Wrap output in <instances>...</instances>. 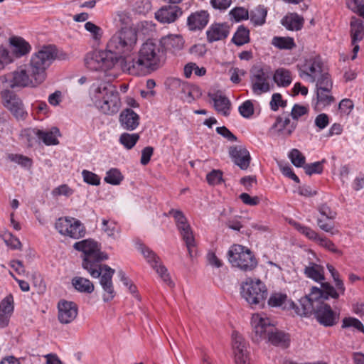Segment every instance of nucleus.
Listing matches in <instances>:
<instances>
[{
    "instance_id": "20e7f679",
    "label": "nucleus",
    "mask_w": 364,
    "mask_h": 364,
    "mask_svg": "<svg viewBox=\"0 0 364 364\" xmlns=\"http://www.w3.org/2000/svg\"><path fill=\"white\" fill-rule=\"evenodd\" d=\"M252 341L259 343L267 340L273 346L287 348L290 343L289 334L277 329L271 319L259 314H255L251 318Z\"/></svg>"
},
{
    "instance_id": "6e6552de",
    "label": "nucleus",
    "mask_w": 364,
    "mask_h": 364,
    "mask_svg": "<svg viewBox=\"0 0 364 364\" xmlns=\"http://www.w3.org/2000/svg\"><path fill=\"white\" fill-rule=\"evenodd\" d=\"M240 294L250 305L263 306L267 296V289L260 279L247 278L241 284Z\"/></svg>"
},
{
    "instance_id": "5fc2aeb1",
    "label": "nucleus",
    "mask_w": 364,
    "mask_h": 364,
    "mask_svg": "<svg viewBox=\"0 0 364 364\" xmlns=\"http://www.w3.org/2000/svg\"><path fill=\"white\" fill-rule=\"evenodd\" d=\"M9 158L11 161L21 165L24 168H30L32 161L30 158L20 154H10Z\"/></svg>"
},
{
    "instance_id": "1a4fd4ad",
    "label": "nucleus",
    "mask_w": 364,
    "mask_h": 364,
    "mask_svg": "<svg viewBox=\"0 0 364 364\" xmlns=\"http://www.w3.org/2000/svg\"><path fill=\"white\" fill-rule=\"evenodd\" d=\"M229 262L232 267L244 272L253 270L257 265V261L251 250L240 245H233L228 252Z\"/></svg>"
},
{
    "instance_id": "412c9836",
    "label": "nucleus",
    "mask_w": 364,
    "mask_h": 364,
    "mask_svg": "<svg viewBox=\"0 0 364 364\" xmlns=\"http://www.w3.org/2000/svg\"><path fill=\"white\" fill-rule=\"evenodd\" d=\"M208 97L213 101L214 107L218 112L225 117L230 114V101L221 91L209 92Z\"/></svg>"
},
{
    "instance_id": "4be33fe9",
    "label": "nucleus",
    "mask_w": 364,
    "mask_h": 364,
    "mask_svg": "<svg viewBox=\"0 0 364 364\" xmlns=\"http://www.w3.org/2000/svg\"><path fill=\"white\" fill-rule=\"evenodd\" d=\"M181 14V9L172 5L160 9L156 12L155 17L161 23H170L174 22Z\"/></svg>"
},
{
    "instance_id": "0e129e2a",
    "label": "nucleus",
    "mask_w": 364,
    "mask_h": 364,
    "mask_svg": "<svg viewBox=\"0 0 364 364\" xmlns=\"http://www.w3.org/2000/svg\"><path fill=\"white\" fill-rule=\"evenodd\" d=\"M318 210L321 215L326 219L333 220L336 218V213L331 210L326 204L321 205Z\"/></svg>"
},
{
    "instance_id": "37998d69",
    "label": "nucleus",
    "mask_w": 364,
    "mask_h": 364,
    "mask_svg": "<svg viewBox=\"0 0 364 364\" xmlns=\"http://www.w3.org/2000/svg\"><path fill=\"white\" fill-rule=\"evenodd\" d=\"M316 90L323 89L326 90H332L333 82L328 73H323L321 75H318L316 79Z\"/></svg>"
},
{
    "instance_id": "680f3d73",
    "label": "nucleus",
    "mask_w": 364,
    "mask_h": 364,
    "mask_svg": "<svg viewBox=\"0 0 364 364\" xmlns=\"http://www.w3.org/2000/svg\"><path fill=\"white\" fill-rule=\"evenodd\" d=\"M85 28L89 31L92 35L93 38L96 40L100 39L102 35L101 28L90 21L85 23Z\"/></svg>"
},
{
    "instance_id": "c9c22d12",
    "label": "nucleus",
    "mask_w": 364,
    "mask_h": 364,
    "mask_svg": "<svg viewBox=\"0 0 364 364\" xmlns=\"http://www.w3.org/2000/svg\"><path fill=\"white\" fill-rule=\"evenodd\" d=\"M282 23L288 30L299 31L303 26L304 18L297 14H290L282 18Z\"/></svg>"
},
{
    "instance_id": "f257e3e1",
    "label": "nucleus",
    "mask_w": 364,
    "mask_h": 364,
    "mask_svg": "<svg viewBox=\"0 0 364 364\" xmlns=\"http://www.w3.org/2000/svg\"><path fill=\"white\" fill-rule=\"evenodd\" d=\"M73 247L83 253L82 267L92 277H100V283L104 291V301H111L115 296L112 281L114 269L106 264H100L108 259V255L100 251V245L92 239L77 242L73 245Z\"/></svg>"
},
{
    "instance_id": "f8f14e48",
    "label": "nucleus",
    "mask_w": 364,
    "mask_h": 364,
    "mask_svg": "<svg viewBox=\"0 0 364 364\" xmlns=\"http://www.w3.org/2000/svg\"><path fill=\"white\" fill-rule=\"evenodd\" d=\"M55 228L63 236L78 240L85 235L84 225L77 219L72 217H61L57 220Z\"/></svg>"
},
{
    "instance_id": "c756f323",
    "label": "nucleus",
    "mask_w": 364,
    "mask_h": 364,
    "mask_svg": "<svg viewBox=\"0 0 364 364\" xmlns=\"http://www.w3.org/2000/svg\"><path fill=\"white\" fill-rule=\"evenodd\" d=\"M201 95V90L198 86L188 82L186 83L181 92L178 94L180 98L188 103H191L199 98Z\"/></svg>"
},
{
    "instance_id": "39448f33",
    "label": "nucleus",
    "mask_w": 364,
    "mask_h": 364,
    "mask_svg": "<svg viewBox=\"0 0 364 364\" xmlns=\"http://www.w3.org/2000/svg\"><path fill=\"white\" fill-rule=\"evenodd\" d=\"M90 95L95 105L105 114H114L120 108L119 93L115 87L108 82H94L90 88Z\"/></svg>"
},
{
    "instance_id": "13d9d810",
    "label": "nucleus",
    "mask_w": 364,
    "mask_h": 364,
    "mask_svg": "<svg viewBox=\"0 0 364 364\" xmlns=\"http://www.w3.org/2000/svg\"><path fill=\"white\" fill-rule=\"evenodd\" d=\"M238 109L240 114L245 118H250L254 114V106L250 100L245 101Z\"/></svg>"
},
{
    "instance_id": "774afa93",
    "label": "nucleus",
    "mask_w": 364,
    "mask_h": 364,
    "mask_svg": "<svg viewBox=\"0 0 364 364\" xmlns=\"http://www.w3.org/2000/svg\"><path fill=\"white\" fill-rule=\"evenodd\" d=\"M240 199L242 201L245 205H248L250 206H255L259 204V198L257 196L252 197L248 193H242L239 196Z\"/></svg>"
},
{
    "instance_id": "cd10ccee",
    "label": "nucleus",
    "mask_w": 364,
    "mask_h": 364,
    "mask_svg": "<svg viewBox=\"0 0 364 364\" xmlns=\"http://www.w3.org/2000/svg\"><path fill=\"white\" fill-rule=\"evenodd\" d=\"M232 343L235 360L248 358L247 343L237 332L232 334Z\"/></svg>"
},
{
    "instance_id": "7ed1b4c3",
    "label": "nucleus",
    "mask_w": 364,
    "mask_h": 364,
    "mask_svg": "<svg viewBox=\"0 0 364 364\" xmlns=\"http://www.w3.org/2000/svg\"><path fill=\"white\" fill-rule=\"evenodd\" d=\"M56 56L54 46H43L32 55L28 65L21 66L13 73L10 87L15 88L40 85L46 80V70Z\"/></svg>"
},
{
    "instance_id": "052dcab7",
    "label": "nucleus",
    "mask_w": 364,
    "mask_h": 364,
    "mask_svg": "<svg viewBox=\"0 0 364 364\" xmlns=\"http://www.w3.org/2000/svg\"><path fill=\"white\" fill-rule=\"evenodd\" d=\"M343 328L353 327L355 329L364 332V326L363 323L355 318H346L343 320Z\"/></svg>"
},
{
    "instance_id": "f03ea898",
    "label": "nucleus",
    "mask_w": 364,
    "mask_h": 364,
    "mask_svg": "<svg viewBox=\"0 0 364 364\" xmlns=\"http://www.w3.org/2000/svg\"><path fill=\"white\" fill-rule=\"evenodd\" d=\"M321 288L313 287L309 294L299 300L296 314L304 316L314 314L320 324L326 327L333 326L338 323L339 316L324 301L329 297L338 299L339 293L329 283H322Z\"/></svg>"
},
{
    "instance_id": "9d476101",
    "label": "nucleus",
    "mask_w": 364,
    "mask_h": 364,
    "mask_svg": "<svg viewBox=\"0 0 364 364\" xmlns=\"http://www.w3.org/2000/svg\"><path fill=\"white\" fill-rule=\"evenodd\" d=\"M272 72L268 67L255 66L250 71V82L253 93L260 95L270 91L272 86Z\"/></svg>"
},
{
    "instance_id": "f3484780",
    "label": "nucleus",
    "mask_w": 364,
    "mask_h": 364,
    "mask_svg": "<svg viewBox=\"0 0 364 364\" xmlns=\"http://www.w3.org/2000/svg\"><path fill=\"white\" fill-rule=\"evenodd\" d=\"M58 318L60 323L63 324L71 323L77 316V306L73 301H60L58 303Z\"/></svg>"
},
{
    "instance_id": "a19ab883",
    "label": "nucleus",
    "mask_w": 364,
    "mask_h": 364,
    "mask_svg": "<svg viewBox=\"0 0 364 364\" xmlns=\"http://www.w3.org/2000/svg\"><path fill=\"white\" fill-rule=\"evenodd\" d=\"M326 267H327V269L328 270V272H330V274L333 279V282L335 283V286H336V287H334L335 289L336 290L337 292L339 293V295L344 294L346 288H345L343 280L341 279V278H340V274H339L338 272L331 264H328Z\"/></svg>"
},
{
    "instance_id": "e433bc0d",
    "label": "nucleus",
    "mask_w": 364,
    "mask_h": 364,
    "mask_svg": "<svg viewBox=\"0 0 364 364\" xmlns=\"http://www.w3.org/2000/svg\"><path fill=\"white\" fill-rule=\"evenodd\" d=\"M273 80L279 87H288L292 82L291 73L287 69L278 68L273 75Z\"/></svg>"
},
{
    "instance_id": "9b49d317",
    "label": "nucleus",
    "mask_w": 364,
    "mask_h": 364,
    "mask_svg": "<svg viewBox=\"0 0 364 364\" xmlns=\"http://www.w3.org/2000/svg\"><path fill=\"white\" fill-rule=\"evenodd\" d=\"M116 64V57L105 50H94L87 53L85 65L90 70H107Z\"/></svg>"
},
{
    "instance_id": "f704fd0d",
    "label": "nucleus",
    "mask_w": 364,
    "mask_h": 364,
    "mask_svg": "<svg viewBox=\"0 0 364 364\" xmlns=\"http://www.w3.org/2000/svg\"><path fill=\"white\" fill-rule=\"evenodd\" d=\"M71 284L76 291L84 294H91L94 291L93 283L87 278L75 277L72 279Z\"/></svg>"
},
{
    "instance_id": "864d4df0",
    "label": "nucleus",
    "mask_w": 364,
    "mask_h": 364,
    "mask_svg": "<svg viewBox=\"0 0 364 364\" xmlns=\"http://www.w3.org/2000/svg\"><path fill=\"white\" fill-rule=\"evenodd\" d=\"M230 14L236 21L247 20L249 18V11L243 7H236L232 9Z\"/></svg>"
},
{
    "instance_id": "4c0bfd02",
    "label": "nucleus",
    "mask_w": 364,
    "mask_h": 364,
    "mask_svg": "<svg viewBox=\"0 0 364 364\" xmlns=\"http://www.w3.org/2000/svg\"><path fill=\"white\" fill-rule=\"evenodd\" d=\"M102 230L108 237L113 239H117L119 236V227L112 220L103 218L102 220Z\"/></svg>"
},
{
    "instance_id": "338daca9",
    "label": "nucleus",
    "mask_w": 364,
    "mask_h": 364,
    "mask_svg": "<svg viewBox=\"0 0 364 364\" xmlns=\"http://www.w3.org/2000/svg\"><path fill=\"white\" fill-rule=\"evenodd\" d=\"M319 245L325 247L326 249L335 252L340 253V251L336 247L335 245L326 237H319L316 242Z\"/></svg>"
},
{
    "instance_id": "09e8293b",
    "label": "nucleus",
    "mask_w": 364,
    "mask_h": 364,
    "mask_svg": "<svg viewBox=\"0 0 364 364\" xmlns=\"http://www.w3.org/2000/svg\"><path fill=\"white\" fill-rule=\"evenodd\" d=\"M294 226H295V228L299 232H300L301 234L304 235L309 240L317 242L318 239L320 237L316 231H314L309 227L304 226V225H302L299 223H296L294 224Z\"/></svg>"
},
{
    "instance_id": "ea45409f",
    "label": "nucleus",
    "mask_w": 364,
    "mask_h": 364,
    "mask_svg": "<svg viewBox=\"0 0 364 364\" xmlns=\"http://www.w3.org/2000/svg\"><path fill=\"white\" fill-rule=\"evenodd\" d=\"M272 44L279 49L291 50L296 46L294 39L290 37H278L272 38Z\"/></svg>"
},
{
    "instance_id": "0eeeda50",
    "label": "nucleus",
    "mask_w": 364,
    "mask_h": 364,
    "mask_svg": "<svg viewBox=\"0 0 364 364\" xmlns=\"http://www.w3.org/2000/svg\"><path fill=\"white\" fill-rule=\"evenodd\" d=\"M164 59L165 54L159 42L148 40L141 45L137 59H133L132 68L139 70H154L161 65Z\"/></svg>"
},
{
    "instance_id": "b1692460",
    "label": "nucleus",
    "mask_w": 364,
    "mask_h": 364,
    "mask_svg": "<svg viewBox=\"0 0 364 364\" xmlns=\"http://www.w3.org/2000/svg\"><path fill=\"white\" fill-rule=\"evenodd\" d=\"M14 298L11 294L6 296L0 302V327L8 326L10 318L14 311Z\"/></svg>"
},
{
    "instance_id": "603ef678",
    "label": "nucleus",
    "mask_w": 364,
    "mask_h": 364,
    "mask_svg": "<svg viewBox=\"0 0 364 364\" xmlns=\"http://www.w3.org/2000/svg\"><path fill=\"white\" fill-rule=\"evenodd\" d=\"M82 176L83 181L90 185L98 186L100 183V178L92 171L83 170L82 171Z\"/></svg>"
},
{
    "instance_id": "473e14b6",
    "label": "nucleus",
    "mask_w": 364,
    "mask_h": 364,
    "mask_svg": "<svg viewBox=\"0 0 364 364\" xmlns=\"http://www.w3.org/2000/svg\"><path fill=\"white\" fill-rule=\"evenodd\" d=\"M350 36L353 43H358L364 38V23L361 19L353 17L350 22Z\"/></svg>"
},
{
    "instance_id": "69168bd1",
    "label": "nucleus",
    "mask_w": 364,
    "mask_h": 364,
    "mask_svg": "<svg viewBox=\"0 0 364 364\" xmlns=\"http://www.w3.org/2000/svg\"><path fill=\"white\" fill-rule=\"evenodd\" d=\"M207 181L210 185H216L222 181V172L218 170H213L207 175Z\"/></svg>"
},
{
    "instance_id": "8fccbe9b",
    "label": "nucleus",
    "mask_w": 364,
    "mask_h": 364,
    "mask_svg": "<svg viewBox=\"0 0 364 364\" xmlns=\"http://www.w3.org/2000/svg\"><path fill=\"white\" fill-rule=\"evenodd\" d=\"M346 4L349 9L364 18V0H347Z\"/></svg>"
},
{
    "instance_id": "423d86ee",
    "label": "nucleus",
    "mask_w": 364,
    "mask_h": 364,
    "mask_svg": "<svg viewBox=\"0 0 364 364\" xmlns=\"http://www.w3.org/2000/svg\"><path fill=\"white\" fill-rule=\"evenodd\" d=\"M136 43V32L131 28L122 27L108 41L107 50L116 57L117 63L119 59L125 60L133 53Z\"/></svg>"
},
{
    "instance_id": "a18cd8bd",
    "label": "nucleus",
    "mask_w": 364,
    "mask_h": 364,
    "mask_svg": "<svg viewBox=\"0 0 364 364\" xmlns=\"http://www.w3.org/2000/svg\"><path fill=\"white\" fill-rule=\"evenodd\" d=\"M123 180V176L117 168H111L109 170L106 176L105 177V181L112 185H119Z\"/></svg>"
},
{
    "instance_id": "79ce46f5",
    "label": "nucleus",
    "mask_w": 364,
    "mask_h": 364,
    "mask_svg": "<svg viewBox=\"0 0 364 364\" xmlns=\"http://www.w3.org/2000/svg\"><path fill=\"white\" fill-rule=\"evenodd\" d=\"M139 139V134L123 133L120 135L119 141L127 149H131L135 146Z\"/></svg>"
},
{
    "instance_id": "5701e85b",
    "label": "nucleus",
    "mask_w": 364,
    "mask_h": 364,
    "mask_svg": "<svg viewBox=\"0 0 364 364\" xmlns=\"http://www.w3.org/2000/svg\"><path fill=\"white\" fill-rule=\"evenodd\" d=\"M159 43L161 45L164 52L169 51L175 53L183 48L184 41L182 36L179 35H168L163 37Z\"/></svg>"
},
{
    "instance_id": "c03bdc74",
    "label": "nucleus",
    "mask_w": 364,
    "mask_h": 364,
    "mask_svg": "<svg viewBox=\"0 0 364 364\" xmlns=\"http://www.w3.org/2000/svg\"><path fill=\"white\" fill-rule=\"evenodd\" d=\"M152 268L156 271V272L166 284L171 287L174 286L173 282L171 279L169 274L168 273L167 269L165 266L161 264V262H159L158 264H152Z\"/></svg>"
},
{
    "instance_id": "a211bd4d",
    "label": "nucleus",
    "mask_w": 364,
    "mask_h": 364,
    "mask_svg": "<svg viewBox=\"0 0 364 364\" xmlns=\"http://www.w3.org/2000/svg\"><path fill=\"white\" fill-rule=\"evenodd\" d=\"M230 26L227 23H214L206 31L207 40L209 43L223 41L230 33Z\"/></svg>"
},
{
    "instance_id": "de8ad7c7",
    "label": "nucleus",
    "mask_w": 364,
    "mask_h": 364,
    "mask_svg": "<svg viewBox=\"0 0 364 364\" xmlns=\"http://www.w3.org/2000/svg\"><path fill=\"white\" fill-rule=\"evenodd\" d=\"M289 158L291 163L296 167H304L306 162V158L302 153L297 149H293L289 153Z\"/></svg>"
},
{
    "instance_id": "4468645a",
    "label": "nucleus",
    "mask_w": 364,
    "mask_h": 364,
    "mask_svg": "<svg viewBox=\"0 0 364 364\" xmlns=\"http://www.w3.org/2000/svg\"><path fill=\"white\" fill-rule=\"evenodd\" d=\"M3 104L17 119H23L27 116L23 104L19 97L13 91L4 90L1 93Z\"/></svg>"
},
{
    "instance_id": "393cba45",
    "label": "nucleus",
    "mask_w": 364,
    "mask_h": 364,
    "mask_svg": "<svg viewBox=\"0 0 364 364\" xmlns=\"http://www.w3.org/2000/svg\"><path fill=\"white\" fill-rule=\"evenodd\" d=\"M119 122L124 129L134 130L139 124V117L132 109L123 110L119 115Z\"/></svg>"
},
{
    "instance_id": "6e6d98bb",
    "label": "nucleus",
    "mask_w": 364,
    "mask_h": 364,
    "mask_svg": "<svg viewBox=\"0 0 364 364\" xmlns=\"http://www.w3.org/2000/svg\"><path fill=\"white\" fill-rule=\"evenodd\" d=\"M13 54H11L6 48L0 47V70L4 68V67L12 63Z\"/></svg>"
},
{
    "instance_id": "ddd939ff",
    "label": "nucleus",
    "mask_w": 364,
    "mask_h": 364,
    "mask_svg": "<svg viewBox=\"0 0 364 364\" xmlns=\"http://www.w3.org/2000/svg\"><path fill=\"white\" fill-rule=\"evenodd\" d=\"M168 215L174 218L177 228L186 243L188 254L192 257V248L196 246V242L192 229L187 218L179 210L171 209L168 212Z\"/></svg>"
},
{
    "instance_id": "e2e57ef3",
    "label": "nucleus",
    "mask_w": 364,
    "mask_h": 364,
    "mask_svg": "<svg viewBox=\"0 0 364 364\" xmlns=\"http://www.w3.org/2000/svg\"><path fill=\"white\" fill-rule=\"evenodd\" d=\"M308 107L304 105L295 104L291 109V116L294 120H297L300 117L307 114Z\"/></svg>"
},
{
    "instance_id": "58836bf2",
    "label": "nucleus",
    "mask_w": 364,
    "mask_h": 364,
    "mask_svg": "<svg viewBox=\"0 0 364 364\" xmlns=\"http://www.w3.org/2000/svg\"><path fill=\"white\" fill-rule=\"evenodd\" d=\"M250 41V31L244 26H240L235 33L232 42L236 46H241Z\"/></svg>"
},
{
    "instance_id": "bb28decb",
    "label": "nucleus",
    "mask_w": 364,
    "mask_h": 364,
    "mask_svg": "<svg viewBox=\"0 0 364 364\" xmlns=\"http://www.w3.org/2000/svg\"><path fill=\"white\" fill-rule=\"evenodd\" d=\"M30 134L36 136L46 145H56L58 144L57 136L60 135L59 129L57 127H52L49 131H43L33 129Z\"/></svg>"
},
{
    "instance_id": "a878e982",
    "label": "nucleus",
    "mask_w": 364,
    "mask_h": 364,
    "mask_svg": "<svg viewBox=\"0 0 364 364\" xmlns=\"http://www.w3.org/2000/svg\"><path fill=\"white\" fill-rule=\"evenodd\" d=\"M208 21V13L201 10L192 13L187 19V23L191 31L201 30L207 25Z\"/></svg>"
},
{
    "instance_id": "4d7b16f0",
    "label": "nucleus",
    "mask_w": 364,
    "mask_h": 364,
    "mask_svg": "<svg viewBox=\"0 0 364 364\" xmlns=\"http://www.w3.org/2000/svg\"><path fill=\"white\" fill-rule=\"evenodd\" d=\"M287 105L286 100H282V97L279 93H274L272 96L269 105L271 109L273 111H277L279 107H285Z\"/></svg>"
},
{
    "instance_id": "49530a36",
    "label": "nucleus",
    "mask_w": 364,
    "mask_h": 364,
    "mask_svg": "<svg viewBox=\"0 0 364 364\" xmlns=\"http://www.w3.org/2000/svg\"><path fill=\"white\" fill-rule=\"evenodd\" d=\"M139 251L143 255L147 262L152 267V264H158L160 258L150 248L143 245L139 246Z\"/></svg>"
},
{
    "instance_id": "72a5a7b5",
    "label": "nucleus",
    "mask_w": 364,
    "mask_h": 364,
    "mask_svg": "<svg viewBox=\"0 0 364 364\" xmlns=\"http://www.w3.org/2000/svg\"><path fill=\"white\" fill-rule=\"evenodd\" d=\"M267 15V8L259 5L249 12V18L255 26H260L264 24Z\"/></svg>"
},
{
    "instance_id": "dca6fc26",
    "label": "nucleus",
    "mask_w": 364,
    "mask_h": 364,
    "mask_svg": "<svg viewBox=\"0 0 364 364\" xmlns=\"http://www.w3.org/2000/svg\"><path fill=\"white\" fill-rule=\"evenodd\" d=\"M308 259L309 261L304 264V273L307 278L314 280L316 282H321L325 279L323 267L313 261V259L317 260L313 252L308 253Z\"/></svg>"
},
{
    "instance_id": "7c9ffc66",
    "label": "nucleus",
    "mask_w": 364,
    "mask_h": 364,
    "mask_svg": "<svg viewBox=\"0 0 364 364\" xmlns=\"http://www.w3.org/2000/svg\"><path fill=\"white\" fill-rule=\"evenodd\" d=\"M10 44L13 48V53L17 58L26 55L31 50V46L29 43L21 37L11 38Z\"/></svg>"
},
{
    "instance_id": "3c124183",
    "label": "nucleus",
    "mask_w": 364,
    "mask_h": 364,
    "mask_svg": "<svg viewBox=\"0 0 364 364\" xmlns=\"http://www.w3.org/2000/svg\"><path fill=\"white\" fill-rule=\"evenodd\" d=\"M325 162V159H323L321 161H316L314 163H311L308 164H305L304 168L305 170V173L307 175L311 176L315 173H321L323 171V164Z\"/></svg>"
},
{
    "instance_id": "2f4dec72",
    "label": "nucleus",
    "mask_w": 364,
    "mask_h": 364,
    "mask_svg": "<svg viewBox=\"0 0 364 364\" xmlns=\"http://www.w3.org/2000/svg\"><path fill=\"white\" fill-rule=\"evenodd\" d=\"M268 304L271 307H282L286 309L289 306L296 309V306L294 302L288 301L287 294L280 292L272 293L268 299Z\"/></svg>"
},
{
    "instance_id": "2eb2a0df",
    "label": "nucleus",
    "mask_w": 364,
    "mask_h": 364,
    "mask_svg": "<svg viewBox=\"0 0 364 364\" xmlns=\"http://www.w3.org/2000/svg\"><path fill=\"white\" fill-rule=\"evenodd\" d=\"M296 125V122H291L288 114L284 113L276 118L270 131L279 136L287 138L292 134Z\"/></svg>"
},
{
    "instance_id": "aec40b11",
    "label": "nucleus",
    "mask_w": 364,
    "mask_h": 364,
    "mask_svg": "<svg viewBox=\"0 0 364 364\" xmlns=\"http://www.w3.org/2000/svg\"><path fill=\"white\" fill-rule=\"evenodd\" d=\"M229 154L234 163L241 169L246 170L249 167L251 157L250 152L245 147L232 146L230 148Z\"/></svg>"
},
{
    "instance_id": "6ab92c4d",
    "label": "nucleus",
    "mask_w": 364,
    "mask_h": 364,
    "mask_svg": "<svg viewBox=\"0 0 364 364\" xmlns=\"http://www.w3.org/2000/svg\"><path fill=\"white\" fill-rule=\"evenodd\" d=\"M303 73L311 78L312 82H315L316 77L323 73V63L318 56H313L305 60L303 65Z\"/></svg>"
},
{
    "instance_id": "c85d7f7f",
    "label": "nucleus",
    "mask_w": 364,
    "mask_h": 364,
    "mask_svg": "<svg viewBox=\"0 0 364 364\" xmlns=\"http://www.w3.org/2000/svg\"><path fill=\"white\" fill-rule=\"evenodd\" d=\"M316 101L314 104V109L317 111L322 110L324 107L331 105L335 98L331 91L326 89L316 90Z\"/></svg>"
},
{
    "instance_id": "bf43d9fd",
    "label": "nucleus",
    "mask_w": 364,
    "mask_h": 364,
    "mask_svg": "<svg viewBox=\"0 0 364 364\" xmlns=\"http://www.w3.org/2000/svg\"><path fill=\"white\" fill-rule=\"evenodd\" d=\"M316 222L320 229L326 232L334 234V232H333L334 229L333 220L326 219V218L325 219H323V218H318Z\"/></svg>"
}]
</instances>
